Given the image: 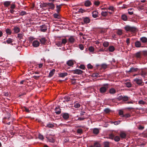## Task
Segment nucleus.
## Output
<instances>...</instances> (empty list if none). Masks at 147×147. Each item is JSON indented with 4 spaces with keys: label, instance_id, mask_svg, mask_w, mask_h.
I'll list each match as a JSON object with an SVG mask.
<instances>
[{
    "label": "nucleus",
    "instance_id": "62",
    "mask_svg": "<svg viewBox=\"0 0 147 147\" xmlns=\"http://www.w3.org/2000/svg\"><path fill=\"white\" fill-rule=\"evenodd\" d=\"M130 117V115L129 113L125 114L124 115H123L122 117Z\"/></svg>",
    "mask_w": 147,
    "mask_h": 147
},
{
    "label": "nucleus",
    "instance_id": "3",
    "mask_svg": "<svg viewBox=\"0 0 147 147\" xmlns=\"http://www.w3.org/2000/svg\"><path fill=\"white\" fill-rule=\"evenodd\" d=\"M134 81L136 84L139 85H142V84L143 83L142 80V79H138L136 78L134 79Z\"/></svg>",
    "mask_w": 147,
    "mask_h": 147
},
{
    "label": "nucleus",
    "instance_id": "58",
    "mask_svg": "<svg viewBox=\"0 0 147 147\" xmlns=\"http://www.w3.org/2000/svg\"><path fill=\"white\" fill-rule=\"evenodd\" d=\"M53 126L54 125L53 124L50 123L47 124V127L49 128H52Z\"/></svg>",
    "mask_w": 147,
    "mask_h": 147
},
{
    "label": "nucleus",
    "instance_id": "37",
    "mask_svg": "<svg viewBox=\"0 0 147 147\" xmlns=\"http://www.w3.org/2000/svg\"><path fill=\"white\" fill-rule=\"evenodd\" d=\"M5 32L7 34H11V30L8 28H7L5 30Z\"/></svg>",
    "mask_w": 147,
    "mask_h": 147
},
{
    "label": "nucleus",
    "instance_id": "10",
    "mask_svg": "<svg viewBox=\"0 0 147 147\" xmlns=\"http://www.w3.org/2000/svg\"><path fill=\"white\" fill-rule=\"evenodd\" d=\"M39 40L41 43L42 44L45 45L47 41V40L44 37H42L39 39Z\"/></svg>",
    "mask_w": 147,
    "mask_h": 147
},
{
    "label": "nucleus",
    "instance_id": "54",
    "mask_svg": "<svg viewBox=\"0 0 147 147\" xmlns=\"http://www.w3.org/2000/svg\"><path fill=\"white\" fill-rule=\"evenodd\" d=\"M48 3H43L41 4V6L42 7H47Z\"/></svg>",
    "mask_w": 147,
    "mask_h": 147
},
{
    "label": "nucleus",
    "instance_id": "53",
    "mask_svg": "<svg viewBox=\"0 0 147 147\" xmlns=\"http://www.w3.org/2000/svg\"><path fill=\"white\" fill-rule=\"evenodd\" d=\"M110 111V110L109 108H106L104 110V112L106 113H109Z\"/></svg>",
    "mask_w": 147,
    "mask_h": 147
},
{
    "label": "nucleus",
    "instance_id": "55",
    "mask_svg": "<svg viewBox=\"0 0 147 147\" xmlns=\"http://www.w3.org/2000/svg\"><path fill=\"white\" fill-rule=\"evenodd\" d=\"M101 15L102 16H106L107 15V12H106V11H105V12L102 11L101 13Z\"/></svg>",
    "mask_w": 147,
    "mask_h": 147
},
{
    "label": "nucleus",
    "instance_id": "14",
    "mask_svg": "<svg viewBox=\"0 0 147 147\" xmlns=\"http://www.w3.org/2000/svg\"><path fill=\"white\" fill-rule=\"evenodd\" d=\"M14 32L15 33H17L20 31V28L17 26H14L13 29Z\"/></svg>",
    "mask_w": 147,
    "mask_h": 147
},
{
    "label": "nucleus",
    "instance_id": "56",
    "mask_svg": "<svg viewBox=\"0 0 147 147\" xmlns=\"http://www.w3.org/2000/svg\"><path fill=\"white\" fill-rule=\"evenodd\" d=\"M100 3L99 1H95L94 2V4L95 5L98 6L99 5Z\"/></svg>",
    "mask_w": 147,
    "mask_h": 147
},
{
    "label": "nucleus",
    "instance_id": "11",
    "mask_svg": "<svg viewBox=\"0 0 147 147\" xmlns=\"http://www.w3.org/2000/svg\"><path fill=\"white\" fill-rule=\"evenodd\" d=\"M75 41V39L74 37L73 36H70L68 39L69 42L71 43H73Z\"/></svg>",
    "mask_w": 147,
    "mask_h": 147
},
{
    "label": "nucleus",
    "instance_id": "40",
    "mask_svg": "<svg viewBox=\"0 0 147 147\" xmlns=\"http://www.w3.org/2000/svg\"><path fill=\"white\" fill-rule=\"evenodd\" d=\"M117 33L118 35H121L123 34L122 30L121 29H118Z\"/></svg>",
    "mask_w": 147,
    "mask_h": 147
},
{
    "label": "nucleus",
    "instance_id": "41",
    "mask_svg": "<svg viewBox=\"0 0 147 147\" xmlns=\"http://www.w3.org/2000/svg\"><path fill=\"white\" fill-rule=\"evenodd\" d=\"M94 147H100V144L98 142H96L94 143Z\"/></svg>",
    "mask_w": 147,
    "mask_h": 147
},
{
    "label": "nucleus",
    "instance_id": "39",
    "mask_svg": "<svg viewBox=\"0 0 147 147\" xmlns=\"http://www.w3.org/2000/svg\"><path fill=\"white\" fill-rule=\"evenodd\" d=\"M53 17L55 18L60 19V16L59 14L57 13H54L53 15Z\"/></svg>",
    "mask_w": 147,
    "mask_h": 147
},
{
    "label": "nucleus",
    "instance_id": "30",
    "mask_svg": "<svg viewBox=\"0 0 147 147\" xmlns=\"http://www.w3.org/2000/svg\"><path fill=\"white\" fill-rule=\"evenodd\" d=\"M84 22L85 23H88L90 22V20L88 17H86L84 19Z\"/></svg>",
    "mask_w": 147,
    "mask_h": 147
},
{
    "label": "nucleus",
    "instance_id": "16",
    "mask_svg": "<svg viewBox=\"0 0 147 147\" xmlns=\"http://www.w3.org/2000/svg\"><path fill=\"white\" fill-rule=\"evenodd\" d=\"M68 75V74L66 72L61 73L59 74V77L61 78H63Z\"/></svg>",
    "mask_w": 147,
    "mask_h": 147
},
{
    "label": "nucleus",
    "instance_id": "20",
    "mask_svg": "<svg viewBox=\"0 0 147 147\" xmlns=\"http://www.w3.org/2000/svg\"><path fill=\"white\" fill-rule=\"evenodd\" d=\"M67 64L69 66H72L74 64V61L71 60H69L67 62Z\"/></svg>",
    "mask_w": 147,
    "mask_h": 147
},
{
    "label": "nucleus",
    "instance_id": "22",
    "mask_svg": "<svg viewBox=\"0 0 147 147\" xmlns=\"http://www.w3.org/2000/svg\"><path fill=\"white\" fill-rule=\"evenodd\" d=\"M120 137L122 138H125L126 137V134L123 132H121L120 134Z\"/></svg>",
    "mask_w": 147,
    "mask_h": 147
},
{
    "label": "nucleus",
    "instance_id": "57",
    "mask_svg": "<svg viewBox=\"0 0 147 147\" xmlns=\"http://www.w3.org/2000/svg\"><path fill=\"white\" fill-rule=\"evenodd\" d=\"M119 115L121 116V117H122L123 115H124L123 114V111L120 110L119 112Z\"/></svg>",
    "mask_w": 147,
    "mask_h": 147
},
{
    "label": "nucleus",
    "instance_id": "42",
    "mask_svg": "<svg viewBox=\"0 0 147 147\" xmlns=\"http://www.w3.org/2000/svg\"><path fill=\"white\" fill-rule=\"evenodd\" d=\"M56 45L58 47H61L63 45L61 42V41H59L56 42Z\"/></svg>",
    "mask_w": 147,
    "mask_h": 147
},
{
    "label": "nucleus",
    "instance_id": "50",
    "mask_svg": "<svg viewBox=\"0 0 147 147\" xmlns=\"http://www.w3.org/2000/svg\"><path fill=\"white\" fill-rule=\"evenodd\" d=\"M104 147H109V143L108 142H105L104 143Z\"/></svg>",
    "mask_w": 147,
    "mask_h": 147
},
{
    "label": "nucleus",
    "instance_id": "5",
    "mask_svg": "<svg viewBox=\"0 0 147 147\" xmlns=\"http://www.w3.org/2000/svg\"><path fill=\"white\" fill-rule=\"evenodd\" d=\"M72 72L74 74H76L78 75L82 74L83 71L79 69H76L72 70Z\"/></svg>",
    "mask_w": 147,
    "mask_h": 147
},
{
    "label": "nucleus",
    "instance_id": "33",
    "mask_svg": "<svg viewBox=\"0 0 147 147\" xmlns=\"http://www.w3.org/2000/svg\"><path fill=\"white\" fill-rule=\"evenodd\" d=\"M93 133L94 134H97L99 133V129L97 128H94L93 129Z\"/></svg>",
    "mask_w": 147,
    "mask_h": 147
},
{
    "label": "nucleus",
    "instance_id": "59",
    "mask_svg": "<svg viewBox=\"0 0 147 147\" xmlns=\"http://www.w3.org/2000/svg\"><path fill=\"white\" fill-rule=\"evenodd\" d=\"M79 47L81 50H83L84 47L83 45L82 44H80L79 45Z\"/></svg>",
    "mask_w": 147,
    "mask_h": 147
},
{
    "label": "nucleus",
    "instance_id": "47",
    "mask_svg": "<svg viewBox=\"0 0 147 147\" xmlns=\"http://www.w3.org/2000/svg\"><path fill=\"white\" fill-rule=\"evenodd\" d=\"M121 121H115L112 122V123H114L115 125H117L119 124L120 123Z\"/></svg>",
    "mask_w": 147,
    "mask_h": 147
},
{
    "label": "nucleus",
    "instance_id": "18",
    "mask_svg": "<svg viewBox=\"0 0 147 147\" xmlns=\"http://www.w3.org/2000/svg\"><path fill=\"white\" fill-rule=\"evenodd\" d=\"M98 12L96 11H94L92 13V16L94 18H97L98 16Z\"/></svg>",
    "mask_w": 147,
    "mask_h": 147
},
{
    "label": "nucleus",
    "instance_id": "64",
    "mask_svg": "<svg viewBox=\"0 0 147 147\" xmlns=\"http://www.w3.org/2000/svg\"><path fill=\"white\" fill-rule=\"evenodd\" d=\"M143 55L145 56L147 55V51H144L142 52Z\"/></svg>",
    "mask_w": 147,
    "mask_h": 147
},
{
    "label": "nucleus",
    "instance_id": "27",
    "mask_svg": "<svg viewBox=\"0 0 147 147\" xmlns=\"http://www.w3.org/2000/svg\"><path fill=\"white\" fill-rule=\"evenodd\" d=\"M55 70L54 69H53L50 72L49 75V77H51L53 76V75L55 73Z\"/></svg>",
    "mask_w": 147,
    "mask_h": 147
},
{
    "label": "nucleus",
    "instance_id": "29",
    "mask_svg": "<svg viewBox=\"0 0 147 147\" xmlns=\"http://www.w3.org/2000/svg\"><path fill=\"white\" fill-rule=\"evenodd\" d=\"M64 100L63 102L65 103L66 102H67L70 100V98L69 96H65L64 98Z\"/></svg>",
    "mask_w": 147,
    "mask_h": 147
},
{
    "label": "nucleus",
    "instance_id": "52",
    "mask_svg": "<svg viewBox=\"0 0 147 147\" xmlns=\"http://www.w3.org/2000/svg\"><path fill=\"white\" fill-rule=\"evenodd\" d=\"M80 107V105L79 103H75L74 105V107L76 108H78Z\"/></svg>",
    "mask_w": 147,
    "mask_h": 147
},
{
    "label": "nucleus",
    "instance_id": "26",
    "mask_svg": "<svg viewBox=\"0 0 147 147\" xmlns=\"http://www.w3.org/2000/svg\"><path fill=\"white\" fill-rule=\"evenodd\" d=\"M13 42V39L10 38H8L7 39L6 41H5L4 42V43H6V42H7L8 44H11Z\"/></svg>",
    "mask_w": 147,
    "mask_h": 147
},
{
    "label": "nucleus",
    "instance_id": "1",
    "mask_svg": "<svg viewBox=\"0 0 147 147\" xmlns=\"http://www.w3.org/2000/svg\"><path fill=\"white\" fill-rule=\"evenodd\" d=\"M125 30L127 32L135 33L138 30L135 27H131L127 26L125 27Z\"/></svg>",
    "mask_w": 147,
    "mask_h": 147
},
{
    "label": "nucleus",
    "instance_id": "23",
    "mask_svg": "<svg viewBox=\"0 0 147 147\" xmlns=\"http://www.w3.org/2000/svg\"><path fill=\"white\" fill-rule=\"evenodd\" d=\"M11 2L10 1H5L4 2L3 4L5 7H8L11 4Z\"/></svg>",
    "mask_w": 147,
    "mask_h": 147
},
{
    "label": "nucleus",
    "instance_id": "7",
    "mask_svg": "<svg viewBox=\"0 0 147 147\" xmlns=\"http://www.w3.org/2000/svg\"><path fill=\"white\" fill-rule=\"evenodd\" d=\"M32 46L34 47H38L40 45L39 42L37 40H34L32 42Z\"/></svg>",
    "mask_w": 147,
    "mask_h": 147
},
{
    "label": "nucleus",
    "instance_id": "49",
    "mask_svg": "<svg viewBox=\"0 0 147 147\" xmlns=\"http://www.w3.org/2000/svg\"><path fill=\"white\" fill-rule=\"evenodd\" d=\"M88 50L90 52H92L94 51V48L92 47H89Z\"/></svg>",
    "mask_w": 147,
    "mask_h": 147
},
{
    "label": "nucleus",
    "instance_id": "24",
    "mask_svg": "<svg viewBox=\"0 0 147 147\" xmlns=\"http://www.w3.org/2000/svg\"><path fill=\"white\" fill-rule=\"evenodd\" d=\"M135 46L136 47L139 48L141 47V43L140 41H137L135 43Z\"/></svg>",
    "mask_w": 147,
    "mask_h": 147
},
{
    "label": "nucleus",
    "instance_id": "25",
    "mask_svg": "<svg viewBox=\"0 0 147 147\" xmlns=\"http://www.w3.org/2000/svg\"><path fill=\"white\" fill-rule=\"evenodd\" d=\"M63 117L65 120H67L69 118V115L67 113H64L63 114Z\"/></svg>",
    "mask_w": 147,
    "mask_h": 147
},
{
    "label": "nucleus",
    "instance_id": "17",
    "mask_svg": "<svg viewBox=\"0 0 147 147\" xmlns=\"http://www.w3.org/2000/svg\"><path fill=\"white\" fill-rule=\"evenodd\" d=\"M138 68H134V67H131L129 70L128 71V72H136L138 70Z\"/></svg>",
    "mask_w": 147,
    "mask_h": 147
},
{
    "label": "nucleus",
    "instance_id": "6",
    "mask_svg": "<svg viewBox=\"0 0 147 147\" xmlns=\"http://www.w3.org/2000/svg\"><path fill=\"white\" fill-rule=\"evenodd\" d=\"M142 53L141 52L139 51L136 53L134 55V57L137 59H140L142 57Z\"/></svg>",
    "mask_w": 147,
    "mask_h": 147
},
{
    "label": "nucleus",
    "instance_id": "9",
    "mask_svg": "<svg viewBox=\"0 0 147 147\" xmlns=\"http://www.w3.org/2000/svg\"><path fill=\"white\" fill-rule=\"evenodd\" d=\"M46 138L49 140V141L51 142H55V140L54 139V136H47L46 137Z\"/></svg>",
    "mask_w": 147,
    "mask_h": 147
},
{
    "label": "nucleus",
    "instance_id": "43",
    "mask_svg": "<svg viewBox=\"0 0 147 147\" xmlns=\"http://www.w3.org/2000/svg\"><path fill=\"white\" fill-rule=\"evenodd\" d=\"M121 18L122 19L124 20V21H126L127 20V17L125 15H123L121 16Z\"/></svg>",
    "mask_w": 147,
    "mask_h": 147
},
{
    "label": "nucleus",
    "instance_id": "2",
    "mask_svg": "<svg viewBox=\"0 0 147 147\" xmlns=\"http://www.w3.org/2000/svg\"><path fill=\"white\" fill-rule=\"evenodd\" d=\"M109 84H104L100 88L99 91L101 93H105L109 88Z\"/></svg>",
    "mask_w": 147,
    "mask_h": 147
},
{
    "label": "nucleus",
    "instance_id": "12",
    "mask_svg": "<svg viewBox=\"0 0 147 147\" xmlns=\"http://www.w3.org/2000/svg\"><path fill=\"white\" fill-rule=\"evenodd\" d=\"M63 5V4H61L59 5H56V11L57 13H59L61 9V6Z\"/></svg>",
    "mask_w": 147,
    "mask_h": 147
},
{
    "label": "nucleus",
    "instance_id": "45",
    "mask_svg": "<svg viewBox=\"0 0 147 147\" xmlns=\"http://www.w3.org/2000/svg\"><path fill=\"white\" fill-rule=\"evenodd\" d=\"M114 140L115 141L118 142L120 140V138L118 136H116L114 137Z\"/></svg>",
    "mask_w": 147,
    "mask_h": 147
},
{
    "label": "nucleus",
    "instance_id": "4",
    "mask_svg": "<svg viewBox=\"0 0 147 147\" xmlns=\"http://www.w3.org/2000/svg\"><path fill=\"white\" fill-rule=\"evenodd\" d=\"M129 98L126 96H122L121 95L118 97V99L119 100H122L124 101H127L129 100Z\"/></svg>",
    "mask_w": 147,
    "mask_h": 147
},
{
    "label": "nucleus",
    "instance_id": "8",
    "mask_svg": "<svg viewBox=\"0 0 147 147\" xmlns=\"http://www.w3.org/2000/svg\"><path fill=\"white\" fill-rule=\"evenodd\" d=\"M47 6L49 7V9L52 10L54 9L55 8V5L53 3H48Z\"/></svg>",
    "mask_w": 147,
    "mask_h": 147
},
{
    "label": "nucleus",
    "instance_id": "31",
    "mask_svg": "<svg viewBox=\"0 0 147 147\" xmlns=\"http://www.w3.org/2000/svg\"><path fill=\"white\" fill-rule=\"evenodd\" d=\"M23 36L24 34L23 33H19L18 34L17 38L19 40H20L23 38Z\"/></svg>",
    "mask_w": 147,
    "mask_h": 147
},
{
    "label": "nucleus",
    "instance_id": "60",
    "mask_svg": "<svg viewBox=\"0 0 147 147\" xmlns=\"http://www.w3.org/2000/svg\"><path fill=\"white\" fill-rule=\"evenodd\" d=\"M114 137V135L113 134H111L109 135V138L110 139H113Z\"/></svg>",
    "mask_w": 147,
    "mask_h": 147
},
{
    "label": "nucleus",
    "instance_id": "28",
    "mask_svg": "<svg viewBox=\"0 0 147 147\" xmlns=\"http://www.w3.org/2000/svg\"><path fill=\"white\" fill-rule=\"evenodd\" d=\"M109 92L111 94H113L116 93V91L114 88H111L109 89Z\"/></svg>",
    "mask_w": 147,
    "mask_h": 147
},
{
    "label": "nucleus",
    "instance_id": "48",
    "mask_svg": "<svg viewBox=\"0 0 147 147\" xmlns=\"http://www.w3.org/2000/svg\"><path fill=\"white\" fill-rule=\"evenodd\" d=\"M125 85L128 88H129L131 86V83L129 82L126 83Z\"/></svg>",
    "mask_w": 147,
    "mask_h": 147
},
{
    "label": "nucleus",
    "instance_id": "15",
    "mask_svg": "<svg viewBox=\"0 0 147 147\" xmlns=\"http://www.w3.org/2000/svg\"><path fill=\"white\" fill-rule=\"evenodd\" d=\"M55 113L57 114H59L61 113V109L59 107H56L55 110Z\"/></svg>",
    "mask_w": 147,
    "mask_h": 147
},
{
    "label": "nucleus",
    "instance_id": "44",
    "mask_svg": "<svg viewBox=\"0 0 147 147\" xmlns=\"http://www.w3.org/2000/svg\"><path fill=\"white\" fill-rule=\"evenodd\" d=\"M101 67L104 69H105L107 68V65L106 64H103L101 65Z\"/></svg>",
    "mask_w": 147,
    "mask_h": 147
},
{
    "label": "nucleus",
    "instance_id": "46",
    "mask_svg": "<svg viewBox=\"0 0 147 147\" xmlns=\"http://www.w3.org/2000/svg\"><path fill=\"white\" fill-rule=\"evenodd\" d=\"M109 43L107 42H105L103 43V46L104 47H107L109 45Z\"/></svg>",
    "mask_w": 147,
    "mask_h": 147
},
{
    "label": "nucleus",
    "instance_id": "32",
    "mask_svg": "<svg viewBox=\"0 0 147 147\" xmlns=\"http://www.w3.org/2000/svg\"><path fill=\"white\" fill-rule=\"evenodd\" d=\"M134 9L133 8L128 9V13L129 15H132L134 13Z\"/></svg>",
    "mask_w": 147,
    "mask_h": 147
},
{
    "label": "nucleus",
    "instance_id": "61",
    "mask_svg": "<svg viewBox=\"0 0 147 147\" xmlns=\"http://www.w3.org/2000/svg\"><path fill=\"white\" fill-rule=\"evenodd\" d=\"M26 14V13L25 11H22L20 13V15L21 16H23Z\"/></svg>",
    "mask_w": 147,
    "mask_h": 147
},
{
    "label": "nucleus",
    "instance_id": "34",
    "mask_svg": "<svg viewBox=\"0 0 147 147\" xmlns=\"http://www.w3.org/2000/svg\"><path fill=\"white\" fill-rule=\"evenodd\" d=\"M146 73L144 71L142 70L140 74V75H141L142 77H145V76L146 75Z\"/></svg>",
    "mask_w": 147,
    "mask_h": 147
},
{
    "label": "nucleus",
    "instance_id": "13",
    "mask_svg": "<svg viewBox=\"0 0 147 147\" xmlns=\"http://www.w3.org/2000/svg\"><path fill=\"white\" fill-rule=\"evenodd\" d=\"M47 26L45 25H43L40 26L41 30L43 32H45L47 30Z\"/></svg>",
    "mask_w": 147,
    "mask_h": 147
},
{
    "label": "nucleus",
    "instance_id": "35",
    "mask_svg": "<svg viewBox=\"0 0 147 147\" xmlns=\"http://www.w3.org/2000/svg\"><path fill=\"white\" fill-rule=\"evenodd\" d=\"M86 10L83 9L82 8H80L79 9L78 12L79 13H83L86 12Z\"/></svg>",
    "mask_w": 147,
    "mask_h": 147
},
{
    "label": "nucleus",
    "instance_id": "19",
    "mask_svg": "<svg viewBox=\"0 0 147 147\" xmlns=\"http://www.w3.org/2000/svg\"><path fill=\"white\" fill-rule=\"evenodd\" d=\"M84 4L85 6L88 7L90 6L92 4V3L90 1L87 0L85 2Z\"/></svg>",
    "mask_w": 147,
    "mask_h": 147
},
{
    "label": "nucleus",
    "instance_id": "21",
    "mask_svg": "<svg viewBox=\"0 0 147 147\" xmlns=\"http://www.w3.org/2000/svg\"><path fill=\"white\" fill-rule=\"evenodd\" d=\"M140 40L143 43H146L147 42V38L145 37L141 38Z\"/></svg>",
    "mask_w": 147,
    "mask_h": 147
},
{
    "label": "nucleus",
    "instance_id": "38",
    "mask_svg": "<svg viewBox=\"0 0 147 147\" xmlns=\"http://www.w3.org/2000/svg\"><path fill=\"white\" fill-rule=\"evenodd\" d=\"M67 40L66 38H63L62 39L61 41V43L62 45H65L66 43L67 42Z\"/></svg>",
    "mask_w": 147,
    "mask_h": 147
},
{
    "label": "nucleus",
    "instance_id": "51",
    "mask_svg": "<svg viewBox=\"0 0 147 147\" xmlns=\"http://www.w3.org/2000/svg\"><path fill=\"white\" fill-rule=\"evenodd\" d=\"M83 130L81 129H78L77 132L78 134H82L83 133Z\"/></svg>",
    "mask_w": 147,
    "mask_h": 147
},
{
    "label": "nucleus",
    "instance_id": "63",
    "mask_svg": "<svg viewBox=\"0 0 147 147\" xmlns=\"http://www.w3.org/2000/svg\"><path fill=\"white\" fill-rule=\"evenodd\" d=\"M138 103L140 104L144 105L145 103V102L142 100H141L138 102Z\"/></svg>",
    "mask_w": 147,
    "mask_h": 147
},
{
    "label": "nucleus",
    "instance_id": "36",
    "mask_svg": "<svg viewBox=\"0 0 147 147\" xmlns=\"http://www.w3.org/2000/svg\"><path fill=\"white\" fill-rule=\"evenodd\" d=\"M109 50L110 52H113L115 50V48L113 46H109Z\"/></svg>",
    "mask_w": 147,
    "mask_h": 147
}]
</instances>
